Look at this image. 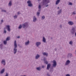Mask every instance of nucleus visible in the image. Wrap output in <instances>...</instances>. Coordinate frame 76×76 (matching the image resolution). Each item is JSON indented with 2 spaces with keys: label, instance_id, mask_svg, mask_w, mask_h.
I'll list each match as a JSON object with an SVG mask.
<instances>
[{
  "label": "nucleus",
  "instance_id": "obj_34",
  "mask_svg": "<svg viewBox=\"0 0 76 76\" xmlns=\"http://www.w3.org/2000/svg\"><path fill=\"white\" fill-rule=\"evenodd\" d=\"M38 8L39 9H40V10L41 9V5H39Z\"/></svg>",
  "mask_w": 76,
  "mask_h": 76
},
{
  "label": "nucleus",
  "instance_id": "obj_53",
  "mask_svg": "<svg viewBox=\"0 0 76 76\" xmlns=\"http://www.w3.org/2000/svg\"><path fill=\"white\" fill-rule=\"evenodd\" d=\"M21 76H26V75H23H23H21Z\"/></svg>",
  "mask_w": 76,
  "mask_h": 76
},
{
  "label": "nucleus",
  "instance_id": "obj_52",
  "mask_svg": "<svg viewBox=\"0 0 76 76\" xmlns=\"http://www.w3.org/2000/svg\"><path fill=\"white\" fill-rule=\"evenodd\" d=\"M51 39H53V38L51 37Z\"/></svg>",
  "mask_w": 76,
  "mask_h": 76
},
{
  "label": "nucleus",
  "instance_id": "obj_29",
  "mask_svg": "<svg viewBox=\"0 0 76 76\" xmlns=\"http://www.w3.org/2000/svg\"><path fill=\"white\" fill-rule=\"evenodd\" d=\"M6 28H4V32L5 34H6V32H7V31H6V30H5Z\"/></svg>",
  "mask_w": 76,
  "mask_h": 76
},
{
  "label": "nucleus",
  "instance_id": "obj_30",
  "mask_svg": "<svg viewBox=\"0 0 76 76\" xmlns=\"http://www.w3.org/2000/svg\"><path fill=\"white\" fill-rule=\"evenodd\" d=\"M45 19V16H43L42 17V20H44Z\"/></svg>",
  "mask_w": 76,
  "mask_h": 76
},
{
  "label": "nucleus",
  "instance_id": "obj_32",
  "mask_svg": "<svg viewBox=\"0 0 76 76\" xmlns=\"http://www.w3.org/2000/svg\"><path fill=\"white\" fill-rule=\"evenodd\" d=\"M39 15H40V13L39 12H37V15L39 16Z\"/></svg>",
  "mask_w": 76,
  "mask_h": 76
},
{
  "label": "nucleus",
  "instance_id": "obj_47",
  "mask_svg": "<svg viewBox=\"0 0 76 76\" xmlns=\"http://www.w3.org/2000/svg\"><path fill=\"white\" fill-rule=\"evenodd\" d=\"M17 38H20V36H18L17 37Z\"/></svg>",
  "mask_w": 76,
  "mask_h": 76
},
{
  "label": "nucleus",
  "instance_id": "obj_6",
  "mask_svg": "<svg viewBox=\"0 0 76 76\" xmlns=\"http://www.w3.org/2000/svg\"><path fill=\"white\" fill-rule=\"evenodd\" d=\"M27 3L28 4V7H32L33 6V4L31 3V1H28L27 2Z\"/></svg>",
  "mask_w": 76,
  "mask_h": 76
},
{
  "label": "nucleus",
  "instance_id": "obj_46",
  "mask_svg": "<svg viewBox=\"0 0 76 76\" xmlns=\"http://www.w3.org/2000/svg\"><path fill=\"white\" fill-rule=\"evenodd\" d=\"M42 68H44V66H42Z\"/></svg>",
  "mask_w": 76,
  "mask_h": 76
},
{
  "label": "nucleus",
  "instance_id": "obj_21",
  "mask_svg": "<svg viewBox=\"0 0 76 76\" xmlns=\"http://www.w3.org/2000/svg\"><path fill=\"white\" fill-rule=\"evenodd\" d=\"M12 5V1H10L9 3L8 4L9 6H11Z\"/></svg>",
  "mask_w": 76,
  "mask_h": 76
},
{
  "label": "nucleus",
  "instance_id": "obj_38",
  "mask_svg": "<svg viewBox=\"0 0 76 76\" xmlns=\"http://www.w3.org/2000/svg\"><path fill=\"white\" fill-rule=\"evenodd\" d=\"M46 60H47V59L45 58H43V60H44V61H46Z\"/></svg>",
  "mask_w": 76,
  "mask_h": 76
},
{
  "label": "nucleus",
  "instance_id": "obj_12",
  "mask_svg": "<svg viewBox=\"0 0 76 76\" xmlns=\"http://www.w3.org/2000/svg\"><path fill=\"white\" fill-rule=\"evenodd\" d=\"M68 24L69 25H73L74 24V23L72 21H69L68 22Z\"/></svg>",
  "mask_w": 76,
  "mask_h": 76
},
{
  "label": "nucleus",
  "instance_id": "obj_1",
  "mask_svg": "<svg viewBox=\"0 0 76 76\" xmlns=\"http://www.w3.org/2000/svg\"><path fill=\"white\" fill-rule=\"evenodd\" d=\"M14 48L13 49V53L14 54H15L17 53V50L18 49L16 48H18V45H17V44L16 43V41L15 40L14 43Z\"/></svg>",
  "mask_w": 76,
  "mask_h": 76
},
{
  "label": "nucleus",
  "instance_id": "obj_43",
  "mask_svg": "<svg viewBox=\"0 0 76 76\" xmlns=\"http://www.w3.org/2000/svg\"><path fill=\"white\" fill-rule=\"evenodd\" d=\"M47 76H50V74H49L47 73Z\"/></svg>",
  "mask_w": 76,
  "mask_h": 76
},
{
  "label": "nucleus",
  "instance_id": "obj_20",
  "mask_svg": "<svg viewBox=\"0 0 76 76\" xmlns=\"http://www.w3.org/2000/svg\"><path fill=\"white\" fill-rule=\"evenodd\" d=\"M29 44V41L28 40L27 42H26L25 43V45H28Z\"/></svg>",
  "mask_w": 76,
  "mask_h": 76
},
{
  "label": "nucleus",
  "instance_id": "obj_54",
  "mask_svg": "<svg viewBox=\"0 0 76 76\" xmlns=\"http://www.w3.org/2000/svg\"><path fill=\"white\" fill-rule=\"evenodd\" d=\"M38 0V1H40V0Z\"/></svg>",
  "mask_w": 76,
  "mask_h": 76
},
{
  "label": "nucleus",
  "instance_id": "obj_45",
  "mask_svg": "<svg viewBox=\"0 0 76 76\" xmlns=\"http://www.w3.org/2000/svg\"><path fill=\"white\" fill-rule=\"evenodd\" d=\"M17 15H20V13L19 12H18V13H17Z\"/></svg>",
  "mask_w": 76,
  "mask_h": 76
},
{
  "label": "nucleus",
  "instance_id": "obj_19",
  "mask_svg": "<svg viewBox=\"0 0 76 76\" xmlns=\"http://www.w3.org/2000/svg\"><path fill=\"white\" fill-rule=\"evenodd\" d=\"M43 55L44 56H46L47 57H48V53H46V52H44L43 53Z\"/></svg>",
  "mask_w": 76,
  "mask_h": 76
},
{
  "label": "nucleus",
  "instance_id": "obj_5",
  "mask_svg": "<svg viewBox=\"0 0 76 76\" xmlns=\"http://www.w3.org/2000/svg\"><path fill=\"white\" fill-rule=\"evenodd\" d=\"M29 26L28 23L26 22L22 24V26L23 28H27Z\"/></svg>",
  "mask_w": 76,
  "mask_h": 76
},
{
  "label": "nucleus",
  "instance_id": "obj_7",
  "mask_svg": "<svg viewBox=\"0 0 76 76\" xmlns=\"http://www.w3.org/2000/svg\"><path fill=\"white\" fill-rule=\"evenodd\" d=\"M70 63V60H68L65 63V66H68Z\"/></svg>",
  "mask_w": 76,
  "mask_h": 76
},
{
  "label": "nucleus",
  "instance_id": "obj_44",
  "mask_svg": "<svg viewBox=\"0 0 76 76\" xmlns=\"http://www.w3.org/2000/svg\"><path fill=\"white\" fill-rule=\"evenodd\" d=\"M60 28H62V25H60Z\"/></svg>",
  "mask_w": 76,
  "mask_h": 76
},
{
  "label": "nucleus",
  "instance_id": "obj_10",
  "mask_svg": "<svg viewBox=\"0 0 76 76\" xmlns=\"http://www.w3.org/2000/svg\"><path fill=\"white\" fill-rule=\"evenodd\" d=\"M1 63L3 64L4 66L6 65V61L4 59L2 60L1 61Z\"/></svg>",
  "mask_w": 76,
  "mask_h": 76
},
{
  "label": "nucleus",
  "instance_id": "obj_16",
  "mask_svg": "<svg viewBox=\"0 0 76 76\" xmlns=\"http://www.w3.org/2000/svg\"><path fill=\"white\" fill-rule=\"evenodd\" d=\"M62 12V9H60L58 11V15H60V13Z\"/></svg>",
  "mask_w": 76,
  "mask_h": 76
},
{
  "label": "nucleus",
  "instance_id": "obj_8",
  "mask_svg": "<svg viewBox=\"0 0 76 76\" xmlns=\"http://www.w3.org/2000/svg\"><path fill=\"white\" fill-rule=\"evenodd\" d=\"M51 67V64H49L47 65L46 69L48 70H49L50 68Z\"/></svg>",
  "mask_w": 76,
  "mask_h": 76
},
{
  "label": "nucleus",
  "instance_id": "obj_50",
  "mask_svg": "<svg viewBox=\"0 0 76 76\" xmlns=\"http://www.w3.org/2000/svg\"><path fill=\"white\" fill-rule=\"evenodd\" d=\"M55 51H56L57 50V49L56 48H55Z\"/></svg>",
  "mask_w": 76,
  "mask_h": 76
},
{
  "label": "nucleus",
  "instance_id": "obj_4",
  "mask_svg": "<svg viewBox=\"0 0 76 76\" xmlns=\"http://www.w3.org/2000/svg\"><path fill=\"white\" fill-rule=\"evenodd\" d=\"M76 32V27H73L70 31L71 34L72 35H74Z\"/></svg>",
  "mask_w": 76,
  "mask_h": 76
},
{
  "label": "nucleus",
  "instance_id": "obj_14",
  "mask_svg": "<svg viewBox=\"0 0 76 76\" xmlns=\"http://www.w3.org/2000/svg\"><path fill=\"white\" fill-rule=\"evenodd\" d=\"M5 71V69L4 68L2 69L0 72L1 74H3V73H4Z\"/></svg>",
  "mask_w": 76,
  "mask_h": 76
},
{
  "label": "nucleus",
  "instance_id": "obj_48",
  "mask_svg": "<svg viewBox=\"0 0 76 76\" xmlns=\"http://www.w3.org/2000/svg\"><path fill=\"white\" fill-rule=\"evenodd\" d=\"M48 6H49L48 4L47 5L45 6L46 7H48Z\"/></svg>",
  "mask_w": 76,
  "mask_h": 76
},
{
  "label": "nucleus",
  "instance_id": "obj_23",
  "mask_svg": "<svg viewBox=\"0 0 76 76\" xmlns=\"http://www.w3.org/2000/svg\"><path fill=\"white\" fill-rule=\"evenodd\" d=\"M42 41L43 42H46V40H45V38L44 37H43Z\"/></svg>",
  "mask_w": 76,
  "mask_h": 76
},
{
  "label": "nucleus",
  "instance_id": "obj_2",
  "mask_svg": "<svg viewBox=\"0 0 76 76\" xmlns=\"http://www.w3.org/2000/svg\"><path fill=\"white\" fill-rule=\"evenodd\" d=\"M50 0H43V1L41 2V4L42 6H44L50 3Z\"/></svg>",
  "mask_w": 76,
  "mask_h": 76
},
{
  "label": "nucleus",
  "instance_id": "obj_3",
  "mask_svg": "<svg viewBox=\"0 0 76 76\" xmlns=\"http://www.w3.org/2000/svg\"><path fill=\"white\" fill-rule=\"evenodd\" d=\"M53 65L50 68V69L53 70L54 68L53 67H56L57 66V63L56 60H53Z\"/></svg>",
  "mask_w": 76,
  "mask_h": 76
},
{
  "label": "nucleus",
  "instance_id": "obj_55",
  "mask_svg": "<svg viewBox=\"0 0 76 76\" xmlns=\"http://www.w3.org/2000/svg\"><path fill=\"white\" fill-rule=\"evenodd\" d=\"M75 52L76 53V50H75Z\"/></svg>",
  "mask_w": 76,
  "mask_h": 76
},
{
  "label": "nucleus",
  "instance_id": "obj_11",
  "mask_svg": "<svg viewBox=\"0 0 76 76\" xmlns=\"http://www.w3.org/2000/svg\"><path fill=\"white\" fill-rule=\"evenodd\" d=\"M37 18H36V17H35V16H34L33 17V22H35L37 21Z\"/></svg>",
  "mask_w": 76,
  "mask_h": 76
},
{
  "label": "nucleus",
  "instance_id": "obj_40",
  "mask_svg": "<svg viewBox=\"0 0 76 76\" xmlns=\"http://www.w3.org/2000/svg\"><path fill=\"white\" fill-rule=\"evenodd\" d=\"M68 4L69 5H72V2H69Z\"/></svg>",
  "mask_w": 76,
  "mask_h": 76
},
{
  "label": "nucleus",
  "instance_id": "obj_27",
  "mask_svg": "<svg viewBox=\"0 0 76 76\" xmlns=\"http://www.w3.org/2000/svg\"><path fill=\"white\" fill-rule=\"evenodd\" d=\"M72 15H75L76 14V12H75V11H74V12H72Z\"/></svg>",
  "mask_w": 76,
  "mask_h": 76
},
{
  "label": "nucleus",
  "instance_id": "obj_51",
  "mask_svg": "<svg viewBox=\"0 0 76 76\" xmlns=\"http://www.w3.org/2000/svg\"><path fill=\"white\" fill-rule=\"evenodd\" d=\"M59 7H58V8H57V9H59Z\"/></svg>",
  "mask_w": 76,
  "mask_h": 76
},
{
  "label": "nucleus",
  "instance_id": "obj_15",
  "mask_svg": "<svg viewBox=\"0 0 76 76\" xmlns=\"http://www.w3.org/2000/svg\"><path fill=\"white\" fill-rule=\"evenodd\" d=\"M6 27L7 28V31H10V26L9 25H7L6 26Z\"/></svg>",
  "mask_w": 76,
  "mask_h": 76
},
{
  "label": "nucleus",
  "instance_id": "obj_49",
  "mask_svg": "<svg viewBox=\"0 0 76 76\" xmlns=\"http://www.w3.org/2000/svg\"><path fill=\"white\" fill-rule=\"evenodd\" d=\"M41 9H39V10H38L39 12H40V11H41Z\"/></svg>",
  "mask_w": 76,
  "mask_h": 76
},
{
  "label": "nucleus",
  "instance_id": "obj_31",
  "mask_svg": "<svg viewBox=\"0 0 76 76\" xmlns=\"http://www.w3.org/2000/svg\"><path fill=\"white\" fill-rule=\"evenodd\" d=\"M44 63L46 64H47L48 63V62L47 61H44Z\"/></svg>",
  "mask_w": 76,
  "mask_h": 76
},
{
  "label": "nucleus",
  "instance_id": "obj_13",
  "mask_svg": "<svg viewBox=\"0 0 76 76\" xmlns=\"http://www.w3.org/2000/svg\"><path fill=\"white\" fill-rule=\"evenodd\" d=\"M36 45L37 47H38L39 45H41V42H37L36 43Z\"/></svg>",
  "mask_w": 76,
  "mask_h": 76
},
{
  "label": "nucleus",
  "instance_id": "obj_18",
  "mask_svg": "<svg viewBox=\"0 0 76 76\" xmlns=\"http://www.w3.org/2000/svg\"><path fill=\"white\" fill-rule=\"evenodd\" d=\"M60 2V0H57L56 2V5L58 4Z\"/></svg>",
  "mask_w": 76,
  "mask_h": 76
},
{
  "label": "nucleus",
  "instance_id": "obj_9",
  "mask_svg": "<svg viewBox=\"0 0 76 76\" xmlns=\"http://www.w3.org/2000/svg\"><path fill=\"white\" fill-rule=\"evenodd\" d=\"M73 56L72 55V53H69L68 54L67 56V57L68 58H70L72 57Z\"/></svg>",
  "mask_w": 76,
  "mask_h": 76
},
{
  "label": "nucleus",
  "instance_id": "obj_17",
  "mask_svg": "<svg viewBox=\"0 0 76 76\" xmlns=\"http://www.w3.org/2000/svg\"><path fill=\"white\" fill-rule=\"evenodd\" d=\"M39 57H40V56L39 54H37L35 56V58L36 59H38Z\"/></svg>",
  "mask_w": 76,
  "mask_h": 76
},
{
  "label": "nucleus",
  "instance_id": "obj_42",
  "mask_svg": "<svg viewBox=\"0 0 76 76\" xmlns=\"http://www.w3.org/2000/svg\"><path fill=\"white\" fill-rule=\"evenodd\" d=\"M66 76H70L69 74H67L66 75Z\"/></svg>",
  "mask_w": 76,
  "mask_h": 76
},
{
  "label": "nucleus",
  "instance_id": "obj_25",
  "mask_svg": "<svg viewBox=\"0 0 76 76\" xmlns=\"http://www.w3.org/2000/svg\"><path fill=\"white\" fill-rule=\"evenodd\" d=\"M69 44L71 45L73 44V42L72 41H71L69 43Z\"/></svg>",
  "mask_w": 76,
  "mask_h": 76
},
{
  "label": "nucleus",
  "instance_id": "obj_35",
  "mask_svg": "<svg viewBox=\"0 0 76 76\" xmlns=\"http://www.w3.org/2000/svg\"><path fill=\"white\" fill-rule=\"evenodd\" d=\"M2 12H5V13H6V11L4 10H2Z\"/></svg>",
  "mask_w": 76,
  "mask_h": 76
},
{
  "label": "nucleus",
  "instance_id": "obj_28",
  "mask_svg": "<svg viewBox=\"0 0 76 76\" xmlns=\"http://www.w3.org/2000/svg\"><path fill=\"white\" fill-rule=\"evenodd\" d=\"M10 39V37H8L6 39V41H9Z\"/></svg>",
  "mask_w": 76,
  "mask_h": 76
},
{
  "label": "nucleus",
  "instance_id": "obj_41",
  "mask_svg": "<svg viewBox=\"0 0 76 76\" xmlns=\"http://www.w3.org/2000/svg\"><path fill=\"white\" fill-rule=\"evenodd\" d=\"M3 20H1V23H3Z\"/></svg>",
  "mask_w": 76,
  "mask_h": 76
},
{
  "label": "nucleus",
  "instance_id": "obj_37",
  "mask_svg": "<svg viewBox=\"0 0 76 76\" xmlns=\"http://www.w3.org/2000/svg\"><path fill=\"white\" fill-rule=\"evenodd\" d=\"M2 46H3V45H2V44H1L0 45V47L1 49H2Z\"/></svg>",
  "mask_w": 76,
  "mask_h": 76
},
{
  "label": "nucleus",
  "instance_id": "obj_26",
  "mask_svg": "<svg viewBox=\"0 0 76 76\" xmlns=\"http://www.w3.org/2000/svg\"><path fill=\"white\" fill-rule=\"evenodd\" d=\"M4 45H6V44H7V41L6 40L5 41H4Z\"/></svg>",
  "mask_w": 76,
  "mask_h": 76
},
{
  "label": "nucleus",
  "instance_id": "obj_22",
  "mask_svg": "<svg viewBox=\"0 0 76 76\" xmlns=\"http://www.w3.org/2000/svg\"><path fill=\"white\" fill-rule=\"evenodd\" d=\"M36 69L37 70H38V71H41V68L40 67H37Z\"/></svg>",
  "mask_w": 76,
  "mask_h": 76
},
{
  "label": "nucleus",
  "instance_id": "obj_36",
  "mask_svg": "<svg viewBox=\"0 0 76 76\" xmlns=\"http://www.w3.org/2000/svg\"><path fill=\"white\" fill-rule=\"evenodd\" d=\"M14 17L15 18H15H18V16H17L16 15H15Z\"/></svg>",
  "mask_w": 76,
  "mask_h": 76
},
{
  "label": "nucleus",
  "instance_id": "obj_24",
  "mask_svg": "<svg viewBox=\"0 0 76 76\" xmlns=\"http://www.w3.org/2000/svg\"><path fill=\"white\" fill-rule=\"evenodd\" d=\"M22 27H23V26H22V25H20L18 27V29H21L22 28Z\"/></svg>",
  "mask_w": 76,
  "mask_h": 76
},
{
  "label": "nucleus",
  "instance_id": "obj_33",
  "mask_svg": "<svg viewBox=\"0 0 76 76\" xmlns=\"http://www.w3.org/2000/svg\"><path fill=\"white\" fill-rule=\"evenodd\" d=\"M53 70H54L51 69H50V73H53Z\"/></svg>",
  "mask_w": 76,
  "mask_h": 76
},
{
  "label": "nucleus",
  "instance_id": "obj_39",
  "mask_svg": "<svg viewBox=\"0 0 76 76\" xmlns=\"http://www.w3.org/2000/svg\"><path fill=\"white\" fill-rule=\"evenodd\" d=\"M18 46H19L20 48H22V46H20L19 45H18Z\"/></svg>",
  "mask_w": 76,
  "mask_h": 76
}]
</instances>
